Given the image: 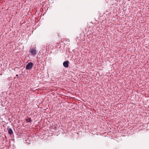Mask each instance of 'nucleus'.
Here are the masks:
<instances>
[{
  "label": "nucleus",
  "instance_id": "20e7f679",
  "mask_svg": "<svg viewBox=\"0 0 149 149\" xmlns=\"http://www.w3.org/2000/svg\"><path fill=\"white\" fill-rule=\"evenodd\" d=\"M7 130L8 131V134H9L10 135H12V134H13V131L12 130L11 128L8 127Z\"/></svg>",
  "mask_w": 149,
  "mask_h": 149
},
{
  "label": "nucleus",
  "instance_id": "0eeeda50",
  "mask_svg": "<svg viewBox=\"0 0 149 149\" xmlns=\"http://www.w3.org/2000/svg\"><path fill=\"white\" fill-rule=\"evenodd\" d=\"M16 77H18V74H16Z\"/></svg>",
  "mask_w": 149,
  "mask_h": 149
},
{
  "label": "nucleus",
  "instance_id": "423d86ee",
  "mask_svg": "<svg viewBox=\"0 0 149 149\" xmlns=\"http://www.w3.org/2000/svg\"><path fill=\"white\" fill-rule=\"evenodd\" d=\"M52 128L53 129H54V130L55 131V130H56V129H57V128H56V127H55L54 126H52Z\"/></svg>",
  "mask_w": 149,
  "mask_h": 149
},
{
  "label": "nucleus",
  "instance_id": "39448f33",
  "mask_svg": "<svg viewBox=\"0 0 149 149\" xmlns=\"http://www.w3.org/2000/svg\"><path fill=\"white\" fill-rule=\"evenodd\" d=\"M27 123H31L32 120L31 119V118H29V119H26V120Z\"/></svg>",
  "mask_w": 149,
  "mask_h": 149
},
{
  "label": "nucleus",
  "instance_id": "f257e3e1",
  "mask_svg": "<svg viewBox=\"0 0 149 149\" xmlns=\"http://www.w3.org/2000/svg\"><path fill=\"white\" fill-rule=\"evenodd\" d=\"M33 65V63L32 62H29L26 65V69L27 70H30L32 68Z\"/></svg>",
  "mask_w": 149,
  "mask_h": 149
},
{
  "label": "nucleus",
  "instance_id": "f03ea898",
  "mask_svg": "<svg viewBox=\"0 0 149 149\" xmlns=\"http://www.w3.org/2000/svg\"><path fill=\"white\" fill-rule=\"evenodd\" d=\"M29 52L32 56H34L37 54L36 51L33 47H31L30 49Z\"/></svg>",
  "mask_w": 149,
  "mask_h": 149
},
{
  "label": "nucleus",
  "instance_id": "7ed1b4c3",
  "mask_svg": "<svg viewBox=\"0 0 149 149\" xmlns=\"http://www.w3.org/2000/svg\"><path fill=\"white\" fill-rule=\"evenodd\" d=\"M69 61H67L63 62V65L64 67L65 68H68L69 67Z\"/></svg>",
  "mask_w": 149,
  "mask_h": 149
}]
</instances>
